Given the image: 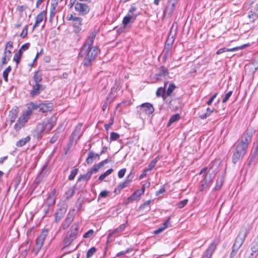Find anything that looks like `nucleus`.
<instances>
[{"mask_svg":"<svg viewBox=\"0 0 258 258\" xmlns=\"http://www.w3.org/2000/svg\"><path fill=\"white\" fill-rule=\"evenodd\" d=\"M97 33L96 30L92 32L85 40L82 46V51L85 50L86 53L83 60V64L85 67L90 66L92 62L95 59L97 54L100 52V49L97 46H92Z\"/></svg>","mask_w":258,"mask_h":258,"instance_id":"1","label":"nucleus"},{"mask_svg":"<svg viewBox=\"0 0 258 258\" xmlns=\"http://www.w3.org/2000/svg\"><path fill=\"white\" fill-rule=\"evenodd\" d=\"M251 141V134L247 133L244 139H242L237 144L232 155V162L233 164H236L242 159L246 153L248 145Z\"/></svg>","mask_w":258,"mask_h":258,"instance_id":"2","label":"nucleus"},{"mask_svg":"<svg viewBox=\"0 0 258 258\" xmlns=\"http://www.w3.org/2000/svg\"><path fill=\"white\" fill-rule=\"evenodd\" d=\"M251 228V227L249 225L243 226L240 228L232 246L229 258H234L236 256Z\"/></svg>","mask_w":258,"mask_h":258,"instance_id":"3","label":"nucleus"},{"mask_svg":"<svg viewBox=\"0 0 258 258\" xmlns=\"http://www.w3.org/2000/svg\"><path fill=\"white\" fill-rule=\"evenodd\" d=\"M218 165L215 161L212 162L209 164V169L207 173L204 175V178L200 182V190L203 191L209 186L210 183L214 178L217 173Z\"/></svg>","mask_w":258,"mask_h":258,"instance_id":"4","label":"nucleus"},{"mask_svg":"<svg viewBox=\"0 0 258 258\" xmlns=\"http://www.w3.org/2000/svg\"><path fill=\"white\" fill-rule=\"evenodd\" d=\"M37 106L33 102L29 104L27 110L24 111L22 115L19 118L17 123L14 125V129L19 131L28 121L29 117L32 113L33 110L37 109Z\"/></svg>","mask_w":258,"mask_h":258,"instance_id":"5","label":"nucleus"},{"mask_svg":"<svg viewBox=\"0 0 258 258\" xmlns=\"http://www.w3.org/2000/svg\"><path fill=\"white\" fill-rule=\"evenodd\" d=\"M56 119L51 117L44 120L42 123L38 124L36 127V131L38 133H47L53 127Z\"/></svg>","mask_w":258,"mask_h":258,"instance_id":"6","label":"nucleus"},{"mask_svg":"<svg viewBox=\"0 0 258 258\" xmlns=\"http://www.w3.org/2000/svg\"><path fill=\"white\" fill-rule=\"evenodd\" d=\"M136 9L137 8L135 6H132L130 9L127 15L123 18L122 25L124 28L126 27L130 23H134L138 15L134 14Z\"/></svg>","mask_w":258,"mask_h":258,"instance_id":"7","label":"nucleus"},{"mask_svg":"<svg viewBox=\"0 0 258 258\" xmlns=\"http://www.w3.org/2000/svg\"><path fill=\"white\" fill-rule=\"evenodd\" d=\"M67 19L72 22L71 24L75 32L79 33L80 31V28L81 26V19L80 17L76 16L75 14H70L68 16Z\"/></svg>","mask_w":258,"mask_h":258,"instance_id":"8","label":"nucleus"},{"mask_svg":"<svg viewBox=\"0 0 258 258\" xmlns=\"http://www.w3.org/2000/svg\"><path fill=\"white\" fill-rule=\"evenodd\" d=\"M139 109L138 112L141 117L143 114L150 115L152 114L154 111V108L153 105L150 103H144L138 106Z\"/></svg>","mask_w":258,"mask_h":258,"instance_id":"9","label":"nucleus"},{"mask_svg":"<svg viewBox=\"0 0 258 258\" xmlns=\"http://www.w3.org/2000/svg\"><path fill=\"white\" fill-rule=\"evenodd\" d=\"M47 235V230H43L37 237L34 247V250L36 253H37L42 247Z\"/></svg>","mask_w":258,"mask_h":258,"instance_id":"10","label":"nucleus"},{"mask_svg":"<svg viewBox=\"0 0 258 258\" xmlns=\"http://www.w3.org/2000/svg\"><path fill=\"white\" fill-rule=\"evenodd\" d=\"M12 48L13 43L11 41L8 42L6 45L5 50L4 52V56L2 58L3 64H6L11 58Z\"/></svg>","mask_w":258,"mask_h":258,"instance_id":"11","label":"nucleus"},{"mask_svg":"<svg viewBox=\"0 0 258 258\" xmlns=\"http://www.w3.org/2000/svg\"><path fill=\"white\" fill-rule=\"evenodd\" d=\"M258 69V55L255 56L252 62L245 65V70L249 73L254 74Z\"/></svg>","mask_w":258,"mask_h":258,"instance_id":"12","label":"nucleus"},{"mask_svg":"<svg viewBox=\"0 0 258 258\" xmlns=\"http://www.w3.org/2000/svg\"><path fill=\"white\" fill-rule=\"evenodd\" d=\"M218 243V241L217 240H214L206 250L202 258H211L213 252L216 249Z\"/></svg>","mask_w":258,"mask_h":258,"instance_id":"13","label":"nucleus"},{"mask_svg":"<svg viewBox=\"0 0 258 258\" xmlns=\"http://www.w3.org/2000/svg\"><path fill=\"white\" fill-rule=\"evenodd\" d=\"M46 20V11H43L40 13L35 18V22L33 26V29L37 27L43 21Z\"/></svg>","mask_w":258,"mask_h":258,"instance_id":"14","label":"nucleus"},{"mask_svg":"<svg viewBox=\"0 0 258 258\" xmlns=\"http://www.w3.org/2000/svg\"><path fill=\"white\" fill-rule=\"evenodd\" d=\"M37 106V109L39 108V110L42 112H47L51 111L53 108V105L51 103H42Z\"/></svg>","mask_w":258,"mask_h":258,"instance_id":"15","label":"nucleus"},{"mask_svg":"<svg viewBox=\"0 0 258 258\" xmlns=\"http://www.w3.org/2000/svg\"><path fill=\"white\" fill-rule=\"evenodd\" d=\"M43 89V87L42 85L35 83V84L33 85V89L30 93V95L32 97L38 95L40 93V91Z\"/></svg>","mask_w":258,"mask_h":258,"instance_id":"16","label":"nucleus"},{"mask_svg":"<svg viewBox=\"0 0 258 258\" xmlns=\"http://www.w3.org/2000/svg\"><path fill=\"white\" fill-rule=\"evenodd\" d=\"M170 217H169L165 222L163 224L162 226L160 227L159 228L156 229L153 232V233L155 234H158L162 232L164 229L167 228V227L170 226Z\"/></svg>","mask_w":258,"mask_h":258,"instance_id":"17","label":"nucleus"},{"mask_svg":"<svg viewBox=\"0 0 258 258\" xmlns=\"http://www.w3.org/2000/svg\"><path fill=\"white\" fill-rule=\"evenodd\" d=\"M168 75V70L164 66H161L157 70V73L156 76L157 78H161L162 77H165Z\"/></svg>","mask_w":258,"mask_h":258,"instance_id":"18","label":"nucleus"},{"mask_svg":"<svg viewBox=\"0 0 258 258\" xmlns=\"http://www.w3.org/2000/svg\"><path fill=\"white\" fill-rule=\"evenodd\" d=\"M250 249L251 250L250 255L252 256L254 253L258 252V235L251 242Z\"/></svg>","mask_w":258,"mask_h":258,"instance_id":"19","label":"nucleus"},{"mask_svg":"<svg viewBox=\"0 0 258 258\" xmlns=\"http://www.w3.org/2000/svg\"><path fill=\"white\" fill-rule=\"evenodd\" d=\"M100 156V154H96L92 151H90L88 153V157L86 159V162L88 164H91L93 162L94 159H99Z\"/></svg>","mask_w":258,"mask_h":258,"instance_id":"20","label":"nucleus"},{"mask_svg":"<svg viewBox=\"0 0 258 258\" xmlns=\"http://www.w3.org/2000/svg\"><path fill=\"white\" fill-rule=\"evenodd\" d=\"M143 194L142 191H139V189L136 190L127 199L128 203L132 202L139 199V197Z\"/></svg>","mask_w":258,"mask_h":258,"instance_id":"21","label":"nucleus"},{"mask_svg":"<svg viewBox=\"0 0 258 258\" xmlns=\"http://www.w3.org/2000/svg\"><path fill=\"white\" fill-rule=\"evenodd\" d=\"M258 157V147L256 146L254 150L251 152L249 157V164L256 161Z\"/></svg>","mask_w":258,"mask_h":258,"instance_id":"22","label":"nucleus"},{"mask_svg":"<svg viewBox=\"0 0 258 258\" xmlns=\"http://www.w3.org/2000/svg\"><path fill=\"white\" fill-rule=\"evenodd\" d=\"M247 46H248V44H244L240 47H234V48H230V49H228V48H222L218 49L217 50L216 53L217 54H221L224 52H226V51H233L236 50H237L238 49L243 48Z\"/></svg>","mask_w":258,"mask_h":258,"instance_id":"23","label":"nucleus"},{"mask_svg":"<svg viewBox=\"0 0 258 258\" xmlns=\"http://www.w3.org/2000/svg\"><path fill=\"white\" fill-rule=\"evenodd\" d=\"M78 228L76 226H73L71 227L70 231L68 233L67 236L71 238V240H73L76 237L78 233Z\"/></svg>","mask_w":258,"mask_h":258,"instance_id":"24","label":"nucleus"},{"mask_svg":"<svg viewBox=\"0 0 258 258\" xmlns=\"http://www.w3.org/2000/svg\"><path fill=\"white\" fill-rule=\"evenodd\" d=\"M165 86L166 83L164 84V87H160L156 91V95L158 97L161 96L165 100L166 98V95L165 92Z\"/></svg>","mask_w":258,"mask_h":258,"instance_id":"25","label":"nucleus"},{"mask_svg":"<svg viewBox=\"0 0 258 258\" xmlns=\"http://www.w3.org/2000/svg\"><path fill=\"white\" fill-rule=\"evenodd\" d=\"M174 34L172 35V30H170L169 35L168 36L166 42V45L165 47H167L171 48V46L172 45V44L174 42V38H173V35Z\"/></svg>","mask_w":258,"mask_h":258,"instance_id":"26","label":"nucleus"},{"mask_svg":"<svg viewBox=\"0 0 258 258\" xmlns=\"http://www.w3.org/2000/svg\"><path fill=\"white\" fill-rule=\"evenodd\" d=\"M30 140V137L29 136H27L26 137L19 140L16 143V146L19 147H22L24 146L27 142H29Z\"/></svg>","mask_w":258,"mask_h":258,"instance_id":"27","label":"nucleus"},{"mask_svg":"<svg viewBox=\"0 0 258 258\" xmlns=\"http://www.w3.org/2000/svg\"><path fill=\"white\" fill-rule=\"evenodd\" d=\"M224 183V177L221 176L217 178L216 186L214 188L215 190H219Z\"/></svg>","mask_w":258,"mask_h":258,"instance_id":"28","label":"nucleus"},{"mask_svg":"<svg viewBox=\"0 0 258 258\" xmlns=\"http://www.w3.org/2000/svg\"><path fill=\"white\" fill-rule=\"evenodd\" d=\"M33 79L35 83L39 84L42 81V74L39 71H37L35 73Z\"/></svg>","mask_w":258,"mask_h":258,"instance_id":"29","label":"nucleus"},{"mask_svg":"<svg viewBox=\"0 0 258 258\" xmlns=\"http://www.w3.org/2000/svg\"><path fill=\"white\" fill-rule=\"evenodd\" d=\"M180 118V115L179 114L176 113L172 115L167 123V126H170L173 123L178 121Z\"/></svg>","mask_w":258,"mask_h":258,"instance_id":"30","label":"nucleus"},{"mask_svg":"<svg viewBox=\"0 0 258 258\" xmlns=\"http://www.w3.org/2000/svg\"><path fill=\"white\" fill-rule=\"evenodd\" d=\"M176 86L173 83H171L169 84L167 90H165L166 97L170 96L174 90L175 89Z\"/></svg>","mask_w":258,"mask_h":258,"instance_id":"31","label":"nucleus"},{"mask_svg":"<svg viewBox=\"0 0 258 258\" xmlns=\"http://www.w3.org/2000/svg\"><path fill=\"white\" fill-rule=\"evenodd\" d=\"M248 17L251 20V22H254V21L258 18V13L250 11L249 12Z\"/></svg>","mask_w":258,"mask_h":258,"instance_id":"32","label":"nucleus"},{"mask_svg":"<svg viewBox=\"0 0 258 258\" xmlns=\"http://www.w3.org/2000/svg\"><path fill=\"white\" fill-rule=\"evenodd\" d=\"M55 198L53 195H49L46 200V203L48 206H51L55 203Z\"/></svg>","mask_w":258,"mask_h":258,"instance_id":"33","label":"nucleus"},{"mask_svg":"<svg viewBox=\"0 0 258 258\" xmlns=\"http://www.w3.org/2000/svg\"><path fill=\"white\" fill-rule=\"evenodd\" d=\"M113 169L110 168L106 171L104 173L100 175L99 177V180H103L106 176L110 175L113 172Z\"/></svg>","mask_w":258,"mask_h":258,"instance_id":"34","label":"nucleus"},{"mask_svg":"<svg viewBox=\"0 0 258 258\" xmlns=\"http://www.w3.org/2000/svg\"><path fill=\"white\" fill-rule=\"evenodd\" d=\"M65 213V210L64 209H60L57 211L55 213V220L56 221L60 219Z\"/></svg>","mask_w":258,"mask_h":258,"instance_id":"35","label":"nucleus"},{"mask_svg":"<svg viewBox=\"0 0 258 258\" xmlns=\"http://www.w3.org/2000/svg\"><path fill=\"white\" fill-rule=\"evenodd\" d=\"M90 6L87 4L82 3V15L87 14L90 11Z\"/></svg>","mask_w":258,"mask_h":258,"instance_id":"36","label":"nucleus"},{"mask_svg":"<svg viewBox=\"0 0 258 258\" xmlns=\"http://www.w3.org/2000/svg\"><path fill=\"white\" fill-rule=\"evenodd\" d=\"M75 9L76 12H72L71 14H75L80 17L81 15V4L77 3L75 6Z\"/></svg>","mask_w":258,"mask_h":258,"instance_id":"37","label":"nucleus"},{"mask_svg":"<svg viewBox=\"0 0 258 258\" xmlns=\"http://www.w3.org/2000/svg\"><path fill=\"white\" fill-rule=\"evenodd\" d=\"M126 227V224H123L120 225L118 227L114 229L111 234H110L108 236H110L111 234H115L118 232L122 231L124 228Z\"/></svg>","mask_w":258,"mask_h":258,"instance_id":"38","label":"nucleus"},{"mask_svg":"<svg viewBox=\"0 0 258 258\" xmlns=\"http://www.w3.org/2000/svg\"><path fill=\"white\" fill-rule=\"evenodd\" d=\"M96 251V248L94 247H92L87 252L86 258H90L92 257Z\"/></svg>","mask_w":258,"mask_h":258,"instance_id":"39","label":"nucleus"},{"mask_svg":"<svg viewBox=\"0 0 258 258\" xmlns=\"http://www.w3.org/2000/svg\"><path fill=\"white\" fill-rule=\"evenodd\" d=\"M94 232L93 230L90 229L87 232L85 233L83 237L84 238H92L93 236Z\"/></svg>","mask_w":258,"mask_h":258,"instance_id":"40","label":"nucleus"},{"mask_svg":"<svg viewBox=\"0 0 258 258\" xmlns=\"http://www.w3.org/2000/svg\"><path fill=\"white\" fill-rule=\"evenodd\" d=\"M151 202V200H148L146 201L144 204L141 205L140 207V209H145L146 208H148V210L149 211L150 210V204Z\"/></svg>","mask_w":258,"mask_h":258,"instance_id":"41","label":"nucleus"},{"mask_svg":"<svg viewBox=\"0 0 258 258\" xmlns=\"http://www.w3.org/2000/svg\"><path fill=\"white\" fill-rule=\"evenodd\" d=\"M171 48H167V47H164V49L163 50V59L165 60L168 57L169 55V51Z\"/></svg>","mask_w":258,"mask_h":258,"instance_id":"42","label":"nucleus"},{"mask_svg":"<svg viewBox=\"0 0 258 258\" xmlns=\"http://www.w3.org/2000/svg\"><path fill=\"white\" fill-rule=\"evenodd\" d=\"M11 70V67L9 66L3 72V77L6 81H8V76L9 73Z\"/></svg>","mask_w":258,"mask_h":258,"instance_id":"43","label":"nucleus"},{"mask_svg":"<svg viewBox=\"0 0 258 258\" xmlns=\"http://www.w3.org/2000/svg\"><path fill=\"white\" fill-rule=\"evenodd\" d=\"M17 116V114L16 111H11L9 116L10 118V121L11 123L13 122L15 120Z\"/></svg>","mask_w":258,"mask_h":258,"instance_id":"44","label":"nucleus"},{"mask_svg":"<svg viewBox=\"0 0 258 258\" xmlns=\"http://www.w3.org/2000/svg\"><path fill=\"white\" fill-rule=\"evenodd\" d=\"M157 162V158L154 159L153 160L151 161V162L149 163L148 165V170L151 171L152 170V169L155 167L156 163Z\"/></svg>","mask_w":258,"mask_h":258,"instance_id":"45","label":"nucleus"},{"mask_svg":"<svg viewBox=\"0 0 258 258\" xmlns=\"http://www.w3.org/2000/svg\"><path fill=\"white\" fill-rule=\"evenodd\" d=\"M168 3L169 5L171 4V8H169V6H168L166 8V11H168L169 10V13L171 14L174 9L175 5L177 2L172 1L171 3H169V2Z\"/></svg>","mask_w":258,"mask_h":258,"instance_id":"46","label":"nucleus"},{"mask_svg":"<svg viewBox=\"0 0 258 258\" xmlns=\"http://www.w3.org/2000/svg\"><path fill=\"white\" fill-rule=\"evenodd\" d=\"M187 202H188L187 199H184L182 201L179 202L177 203L178 207L180 209L183 208L187 204Z\"/></svg>","mask_w":258,"mask_h":258,"instance_id":"47","label":"nucleus"},{"mask_svg":"<svg viewBox=\"0 0 258 258\" xmlns=\"http://www.w3.org/2000/svg\"><path fill=\"white\" fill-rule=\"evenodd\" d=\"M119 138V135L116 133L111 132L110 134V139L111 141L117 140Z\"/></svg>","mask_w":258,"mask_h":258,"instance_id":"48","label":"nucleus"},{"mask_svg":"<svg viewBox=\"0 0 258 258\" xmlns=\"http://www.w3.org/2000/svg\"><path fill=\"white\" fill-rule=\"evenodd\" d=\"M78 169L75 168L71 171V174L69 176L70 180H72L74 178L78 172Z\"/></svg>","mask_w":258,"mask_h":258,"instance_id":"49","label":"nucleus"},{"mask_svg":"<svg viewBox=\"0 0 258 258\" xmlns=\"http://www.w3.org/2000/svg\"><path fill=\"white\" fill-rule=\"evenodd\" d=\"M232 94V91H230L228 92H227L225 95L224 98L222 100L223 103H225L227 101V100L229 99V98L231 97V95Z\"/></svg>","mask_w":258,"mask_h":258,"instance_id":"50","label":"nucleus"},{"mask_svg":"<svg viewBox=\"0 0 258 258\" xmlns=\"http://www.w3.org/2000/svg\"><path fill=\"white\" fill-rule=\"evenodd\" d=\"M28 33V26H25L24 28L23 31H22L21 33L20 34V37L22 38H25Z\"/></svg>","mask_w":258,"mask_h":258,"instance_id":"51","label":"nucleus"},{"mask_svg":"<svg viewBox=\"0 0 258 258\" xmlns=\"http://www.w3.org/2000/svg\"><path fill=\"white\" fill-rule=\"evenodd\" d=\"M111 160H109L107 159L99 162V163H98L97 164H96V165L97 166V167L99 168H101L102 166H103L104 164H107L108 163H109V162H110Z\"/></svg>","mask_w":258,"mask_h":258,"instance_id":"52","label":"nucleus"},{"mask_svg":"<svg viewBox=\"0 0 258 258\" xmlns=\"http://www.w3.org/2000/svg\"><path fill=\"white\" fill-rule=\"evenodd\" d=\"M30 46L29 43H27L24 44H23L21 47L20 48L19 51L20 53H22L23 51H24L26 50H27Z\"/></svg>","mask_w":258,"mask_h":258,"instance_id":"53","label":"nucleus"},{"mask_svg":"<svg viewBox=\"0 0 258 258\" xmlns=\"http://www.w3.org/2000/svg\"><path fill=\"white\" fill-rule=\"evenodd\" d=\"M92 174V173L89 170L85 175H82V179H85L86 180H87L90 178Z\"/></svg>","mask_w":258,"mask_h":258,"instance_id":"54","label":"nucleus"},{"mask_svg":"<svg viewBox=\"0 0 258 258\" xmlns=\"http://www.w3.org/2000/svg\"><path fill=\"white\" fill-rule=\"evenodd\" d=\"M126 172V169L125 168H122L121 170H120L118 172V176L119 178H122L125 173Z\"/></svg>","mask_w":258,"mask_h":258,"instance_id":"55","label":"nucleus"},{"mask_svg":"<svg viewBox=\"0 0 258 258\" xmlns=\"http://www.w3.org/2000/svg\"><path fill=\"white\" fill-rule=\"evenodd\" d=\"M109 193V191L107 190H103L102 191L100 194L99 195V198H106Z\"/></svg>","mask_w":258,"mask_h":258,"instance_id":"56","label":"nucleus"},{"mask_svg":"<svg viewBox=\"0 0 258 258\" xmlns=\"http://www.w3.org/2000/svg\"><path fill=\"white\" fill-rule=\"evenodd\" d=\"M114 98V96L112 95L111 93H110L106 97L105 100L108 101L109 103H110L112 100Z\"/></svg>","mask_w":258,"mask_h":258,"instance_id":"57","label":"nucleus"},{"mask_svg":"<svg viewBox=\"0 0 258 258\" xmlns=\"http://www.w3.org/2000/svg\"><path fill=\"white\" fill-rule=\"evenodd\" d=\"M73 240H71V238L67 235L64 240V244L66 246H68L71 243Z\"/></svg>","mask_w":258,"mask_h":258,"instance_id":"58","label":"nucleus"},{"mask_svg":"<svg viewBox=\"0 0 258 258\" xmlns=\"http://www.w3.org/2000/svg\"><path fill=\"white\" fill-rule=\"evenodd\" d=\"M217 94L218 93H215L213 95H212V96L210 98V99L207 101V104L208 105H211V104L212 103L214 99L216 97V96H217Z\"/></svg>","mask_w":258,"mask_h":258,"instance_id":"59","label":"nucleus"},{"mask_svg":"<svg viewBox=\"0 0 258 258\" xmlns=\"http://www.w3.org/2000/svg\"><path fill=\"white\" fill-rule=\"evenodd\" d=\"M148 169L145 168L143 170L142 174L139 176V179H142L146 176L147 172L148 171Z\"/></svg>","mask_w":258,"mask_h":258,"instance_id":"60","label":"nucleus"},{"mask_svg":"<svg viewBox=\"0 0 258 258\" xmlns=\"http://www.w3.org/2000/svg\"><path fill=\"white\" fill-rule=\"evenodd\" d=\"M130 251V250L129 249H126V250H124V251H120V252H118L116 254V257H119L121 255H124V254H125L126 253H128Z\"/></svg>","mask_w":258,"mask_h":258,"instance_id":"61","label":"nucleus"},{"mask_svg":"<svg viewBox=\"0 0 258 258\" xmlns=\"http://www.w3.org/2000/svg\"><path fill=\"white\" fill-rule=\"evenodd\" d=\"M128 184L127 183V181H123V182L120 183L118 186L119 187L120 189H122L124 188V187H126Z\"/></svg>","mask_w":258,"mask_h":258,"instance_id":"62","label":"nucleus"},{"mask_svg":"<svg viewBox=\"0 0 258 258\" xmlns=\"http://www.w3.org/2000/svg\"><path fill=\"white\" fill-rule=\"evenodd\" d=\"M21 56V53H20V51H19L18 53H16L14 57V59L17 61V62H18L19 59H20Z\"/></svg>","mask_w":258,"mask_h":258,"instance_id":"63","label":"nucleus"},{"mask_svg":"<svg viewBox=\"0 0 258 258\" xmlns=\"http://www.w3.org/2000/svg\"><path fill=\"white\" fill-rule=\"evenodd\" d=\"M99 169V168H98L96 165H95L91 169H90V170L93 174L94 173L97 172Z\"/></svg>","mask_w":258,"mask_h":258,"instance_id":"64","label":"nucleus"}]
</instances>
